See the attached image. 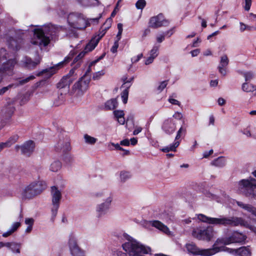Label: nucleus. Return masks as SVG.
I'll use <instances>...</instances> for the list:
<instances>
[{"instance_id": "obj_1", "label": "nucleus", "mask_w": 256, "mask_h": 256, "mask_svg": "<svg viewBox=\"0 0 256 256\" xmlns=\"http://www.w3.org/2000/svg\"><path fill=\"white\" fill-rule=\"evenodd\" d=\"M62 26H57L51 24L34 29L33 36L31 38L30 43L39 46L40 49L46 47L56 36L60 31L64 30Z\"/></svg>"}, {"instance_id": "obj_2", "label": "nucleus", "mask_w": 256, "mask_h": 256, "mask_svg": "<svg viewBox=\"0 0 256 256\" xmlns=\"http://www.w3.org/2000/svg\"><path fill=\"white\" fill-rule=\"evenodd\" d=\"M198 218L204 222L214 224H221L224 226H240L249 228L252 231L256 233V227L250 225L247 221L242 218L238 217H220V218H214L208 217L202 214L198 215Z\"/></svg>"}, {"instance_id": "obj_3", "label": "nucleus", "mask_w": 256, "mask_h": 256, "mask_svg": "<svg viewBox=\"0 0 256 256\" xmlns=\"http://www.w3.org/2000/svg\"><path fill=\"white\" fill-rule=\"evenodd\" d=\"M0 82L6 76H11L14 74V68L16 61L14 58H10L8 54L4 48L0 50Z\"/></svg>"}, {"instance_id": "obj_4", "label": "nucleus", "mask_w": 256, "mask_h": 256, "mask_svg": "<svg viewBox=\"0 0 256 256\" xmlns=\"http://www.w3.org/2000/svg\"><path fill=\"white\" fill-rule=\"evenodd\" d=\"M94 196L104 198V202L96 206V212L97 217L101 218L106 214L110 208L114 199L112 194L106 190H103L94 193Z\"/></svg>"}, {"instance_id": "obj_5", "label": "nucleus", "mask_w": 256, "mask_h": 256, "mask_svg": "<svg viewBox=\"0 0 256 256\" xmlns=\"http://www.w3.org/2000/svg\"><path fill=\"white\" fill-rule=\"evenodd\" d=\"M28 28L24 30L11 29L4 34V38L8 44L14 50L20 48V44L16 39H22L24 37Z\"/></svg>"}, {"instance_id": "obj_6", "label": "nucleus", "mask_w": 256, "mask_h": 256, "mask_svg": "<svg viewBox=\"0 0 256 256\" xmlns=\"http://www.w3.org/2000/svg\"><path fill=\"white\" fill-rule=\"evenodd\" d=\"M238 190L246 196H256L254 188H256V180L250 178L247 180H242L237 184Z\"/></svg>"}, {"instance_id": "obj_7", "label": "nucleus", "mask_w": 256, "mask_h": 256, "mask_svg": "<svg viewBox=\"0 0 256 256\" xmlns=\"http://www.w3.org/2000/svg\"><path fill=\"white\" fill-rule=\"evenodd\" d=\"M187 251L194 255H200L202 256H212L222 250L220 248L215 247L214 244L212 248L208 249H200L193 242L188 243L186 244Z\"/></svg>"}, {"instance_id": "obj_8", "label": "nucleus", "mask_w": 256, "mask_h": 256, "mask_svg": "<svg viewBox=\"0 0 256 256\" xmlns=\"http://www.w3.org/2000/svg\"><path fill=\"white\" fill-rule=\"evenodd\" d=\"M247 238L244 234L238 232H234L230 236L219 238L214 242L215 247H220L219 245H228L232 243H243Z\"/></svg>"}, {"instance_id": "obj_9", "label": "nucleus", "mask_w": 256, "mask_h": 256, "mask_svg": "<svg viewBox=\"0 0 256 256\" xmlns=\"http://www.w3.org/2000/svg\"><path fill=\"white\" fill-rule=\"evenodd\" d=\"M68 22L70 28L76 30L84 29L88 24L83 14L76 12L68 16Z\"/></svg>"}, {"instance_id": "obj_10", "label": "nucleus", "mask_w": 256, "mask_h": 256, "mask_svg": "<svg viewBox=\"0 0 256 256\" xmlns=\"http://www.w3.org/2000/svg\"><path fill=\"white\" fill-rule=\"evenodd\" d=\"M214 232L212 227L208 226L206 228L194 229L192 236L198 240L210 241L214 236Z\"/></svg>"}, {"instance_id": "obj_11", "label": "nucleus", "mask_w": 256, "mask_h": 256, "mask_svg": "<svg viewBox=\"0 0 256 256\" xmlns=\"http://www.w3.org/2000/svg\"><path fill=\"white\" fill-rule=\"evenodd\" d=\"M68 246L72 256H86L84 251L78 246L77 236L74 233L68 236Z\"/></svg>"}, {"instance_id": "obj_12", "label": "nucleus", "mask_w": 256, "mask_h": 256, "mask_svg": "<svg viewBox=\"0 0 256 256\" xmlns=\"http://www.w3.org/2000/svg\"><path fill=\"white\" fill-rule=\"evenodd\" d=\"M52 219L54 220L57 214L58 210L60 206V201L62 198V194L56 186L52 187Z\"/></svg>"}, {"instance_id": "obj_13", "label": "nucleus", "mask_w": 256, "mask_h": 256, "mask_svg": "<svg viewBox=\"0 0 256 256\" xmlns=\"http://www.w3.org/2000/svg\"><path fill=\"white\" fill-rule=\"evenodd\" d=\"M168 20L165 19L164 16L160 14L150 19L148 26L152 28H158L163 26H168Z\"/></svg>"}, {"instance_id": "obj_14", "label": "nucleus", "mask_w": 256, "mask_h": 256, "mask_svg": "<svg viewBox=\"0 0 256 256\" xmlns=\"http://www.w3.org/2000/svg\"><path fill=\"white\" fill-rule=\"evenodd\" d=\"M220 248L222 249L220 251H226L236 256H251L252 255L251 250L249 246H242L238 249L230 248L224 246Z\"/></svg>"}, {"instance_id": "obj_15", "label": "nucleus", "mask_w": 256, "mask_h": 256, "mask_svg": "<svg viewBox=\"0 0 256 256\" xmlns=\"http://www.w3.org/2000/svg\"><path fill=\"white\" fill-rule=\"evenodd\" d=\"M90 80L86 79L84 76L76 83L73 88L76 94L81 96L88 90Z\"/></svg>"}, {"instance_id": "obj_16", "label": "nucleus", "mask_w": 256, "mask_h": 256, "mask_svg": "<svg viewBox=\"0 0 256 256\" xmlns=\"http://www.w3.org/2000/svg\"><path fill=\"white\" fill-rule=\"evenodd\" d=\"M72 56H66V58H65L64 60H63L62 62H59L58 64L54 66L42 70V72H38L37 74V76H40L41 75H42L43 74H46L48 78L51 76L56 72V70L60 68L64 64L68 62L72 58Z\"/></svg>"}, {"instance_id": "obj_17", "label": "nucleus", "mask_w": 256, "mask_h": 256, "mask_svg": "<svg viewBox=\"0 0 256 256\" xmlns=\"http://www.w3.org/2000/svg\"><path fill=\"white\" fill-rule=\"evenodd\" d=\"M162 128L168 134H173L176 129L174 120L172 118L165 120L162 123Z\"/></svg>"}, {"instance_id": "obj_18", "label": "nucleus", "mask_w": 256, "mask_h": 256, "mask_svg": "<svg viewBox=\"0 0 256 256\" xmlns=\"http://www.w3.org/2000/svg\"><path fill=\"white\" fill-rule=\"evenodd\" d=\"M20 148L22 153L26 156H30L34 151V144L32 140H28L22 146L16 145L15 146L16 150H18Z\"/></svg>"}, {"instance_id": "obj_19", "label": "nucleus", "mask_w": 256, "mask_h": 256, "mask_svg": "<svg viewBox=\"0 0 256 256\" xmlns=\"http://www.w3.org/2000/svg\"><path fill=\"white\" fill-rule=\"evenodd\" d=\"M229 60L226 55L224 54L220 57L219 65L218 67L219 72L222 76H226L227 74L228 66Z\"/></svg>"}, {"instance_id": "obj_20", "label": "nucleus", "mask_w": 256, "mask_h": 256, "mask_svg": "<svg viewBox=\"0 0 256 256\" xmlns=\"http://www.w3.org/2000/svg\"><path fill=\"white\" fill-rule=\"evenodd\" d=\"M35 194L30 184L24 187L20 192V198L22 200H30L35 197Z\"/></svg>"}, {"instance_id": "obj_21", "label": "nucleus", "mask_w": 256, "mask_h": 256, "mask_svg": "<svg viewBox=\"0 0 256 256\" xmlns=\"http://www.w3.org/2000/svg\"><path fill=\"white\" fill-rule=\"evenodd\" d=\"M29 184L36 196L40 194L46 188V184L42 180L35 181Z\"/></svg>"}, {"instance_id": "obj_22", "label": "nucleus", "mask_w": 256, "mask_h": 256, "mask_svg": "<svg viewBox=\"0 0 256 256\" xmlns=\"http://www.w3.org/2000/svg\"><path fill=\"white\" fill-rule=\"evenodd\" d=\"M40 58H38L35 61H32L31 58L24 57L22 60V64L23 66L28 68L33 69L40 63Z\"/></svg>"}, {"instance_id": "obj_23", "label": "nucleus", "mask_w": 256, "mask_h": 256, "mask_svg": "<svg viewBox=\"0 0 256 256\" xmlns=\"http://www.w3.org/2000/svg\"><path fill=\"white\" fill-rule=\"evenodd\" d=\"M22 244L14 242H6V246L8 248L13 254H20L22 248Z\"/></svg>"}, {"instance_id": "obj_24", "label": "nucleus", "mask_w": 256, "mask_h": 256, "mask_svg": "<svg viewBox=\"0 0 256 256\" xmlns=\"http://www.w3.org/2000/svg\"><path fill=\"white\" fill-rule=\"evenodd\" d=\"M58 150H62L63 152H68L70 150V144L68 140H60L56 146Z\"/></svg>"}, {"instance_id": "obj_25", "label": "nucleus", "mask_w": 256, "mask_h": 256, "mask_svg": "<svg viewBox=\"0 0 256 256\" xmlns=\"http://www.w3.org/2000/svg\"><path fill=\"white\" fill-rule=\"evenodd\" d=\"M152 226L155 227L160 230L166 234H170V232L169 228L162 222L158 220H153L150 222Z\"/></svg>"}, {"instance_id": "obj_26", "label": "nucleus", "mask_w": 256, "mask_h": 256, "mask_svg": "<svg viewBox=\"0 0 256 256\" xmlns=\"http://www.w3.org/2000/svg\"><path fill=\"white\" fill-rule=\"evenodd\" d=\"M14 111V108L12 104H9L4 106L2 110V114L6 119L10 118Z\"/></svg>"}, {"instance_id": "obj_27", "label": "nucleus", "mask_w": 256, "mask_h": 256, "mask_svg": "<svg viewBox=\"0 0 256 256\" xmlns=\"http://www.w3.org/2000/svg\"><path fill=\"white\" fill-rule=\"evenodd\" d=\"M124 83L122 85V87H124V85H126V88H125L122 92V98L123 102L124 104H126L128 102V88L130 86V82L132 80V78H131L130 80H126V79H123Z\"/></svg>"}, {"instance_id": "obj_28", "label": "nucleus", "mask_w": 256, "mask_h": 256, "mask_svg": "<svg viewBox=\"0 0 256 256\" xmlns=\"http://www.w3.org/2000/svg\"><path fill=\"white\" fill-rule=\"evenodd\" d=\"M236 202L240 208L252 213V214L256 217V208L251 204H244L239 201H236Z\"/></svg>"}, {"instance_id": "obj_29", "label": "nucleus", "mask_w": 256, "mask_h": 256, "mask_svg": "<svg viewBox=\"0 0 256 256\" xmlns=\"http://www.w3.org/2000/svg\"><path fill=\"white\" fill-rule=\"evenodd\" d=\"M112 21V20L111 18H108L106 22L104 24L106 26L104 28V29H102V31L100 32V34L98 36H95L94 38L96 40H98V42L100 38L105 34L106 30L110 26Z\"/></svg>"}, {"instance_id": "obj_30", "label": "nucleus", "mask_w": 256, "mask_h": 256, "mask_svg": "<svg viewBox=\"0 0 256 256\" xmlns=\"http://www.w3.org/2000/svg\"><path fill=\"white\" fill-rule=\"evenodd\" d=\"M118 104L116 99L112 98L106 102L104 108L106 110H113L117 107Z\"/></svg>"}, {"instance_id": "obj_31", "label": "nucleus", "mask_w": 256, "mask_h": 256, "mask_svg": "<svg viewBox=\"0 0 256 256\" xmlns=\"http://www.w3.org/2000/svg\"><path fill=\"white\" fill-rule=\"evenodd\" d=\"M72 82V80L70 76H64L58 84V88H62L66 86H69Z\"/></svg>"}, {"instance_id": "obj_32", "label": "nucleus", "mask_w": 256, "mask_h": 256, "mask_svg": "<svg viewBox=\"0 0 256 256\" xmlns=\"http://www.w3.org/2000/svg\"><path fill=\"white\" fill-rule=\"evenodd\" d=\"M20 226V222H15L13 223L10 228L8 231L2 234V236L4 238H6L10 236L12 233H14L18 230Z\"/></svg>"}, {"instance_id": "obj_33", "label": "nucleus", "mask_w": 256, "mask_h": 256, "mask_svg": "<svg viewBox=\"0 0 256 256\" xmlns=\"http://www.w3.org/2000/svg\"><path fill=\"white\" fill-rule=\"evenodd\" d=\"M114 114L117 120L120 124H124L125 122L124 112L123 110H117L114 112Z\"/></svg>"}, {"instance_id": "obj_34", "label": "nucleus", "mask_w": 256, "mask_h": 256, "mask_svg": "<svg viewBox=\"0 0 256 256\" xmlns=\"http://www.w3.org/2000/svg\"><path fill=\"white\" fill-rule=\"evenodd\" d=\"M211 164L218 168H222L226 164V160L223 157H218L212 160Z\"/></svg>"}, {"instance_id": "obj_35", "label": "nucleus", "mask_w": 256, "mask_h": 256, "mask_svg": "<svg viewBox=\"0 0 256 256\" xmlns=\"http://www.w3.org/2000/svg\"><path fill=\"white\" fill-rule=\"evenodd\" d=\"M179 141H174V142L168 146H165L161 149L162 151L164 152H168L170 151L176 152V148L180 145Z\"/></svg>"}, {"instance_id": "obj_36", "label": "nucleus", "mask_w": 256, "mask_h": 256, "mask_svg": "<svg viewBox=\"0 0 256 256\" xmlns=\"http://www.w3.org/2000/svg\"><path fill=\"white\" fill-rule=\"evenodd\" d=\"M98 42H99L98 40H96L94 38L86 46L84 49V52L86 53L92 50L97 46Z\"/></svg>"}, {"instance_id": "obj_37", "label": "nucleus", "mask_w": 256, "mask_h": 256, "mask_svg": "<svg viewBox=\"0 0 256 256\" xmlns=\"http://www.w3.org/2000/svg\"><path fill=\"white\" fill-rule=\"evenodd\" d=\"M84 138L86 144L91 145L94 144L98 140L97 138L92 137L88 134H85L84 136Z\"/></svg>"}, {"instance_id": "obj_38", "label": "nucleus", "mask_w": 256, "mask_h": 256, "mask_svg": "<svg viewBox=\"0 0 256 256\" xmlns=\"http://www.w3.org/2000/svg\"><path fill=\"white\" fill-rule=\"evenodd\" d=\"M18 135H14L10 136L6 142L4 143L6 148H8L14 144L18 140Z\"/></svg>"}, {"instance_id": "obj_39", "label": "nucleus", "mask_w": 256, "mask_h": 256, "mask_svg": "<svg viewBox=\"0 0 256 256\" xmlns=\"http://www.w3.org/2000/svg\"><path fill=\"white\" fill-rule=\"evenodd\" d=\"M62 167V164L58 160L54 162L50 166V170L52 172H56L59 170Z\"/></svg>"}, {"instance_id": "obj_40", "label": "nucleus", "mask_w": 256, "mask_h": 256, "mask_svg": "<svg viewBox=\"0 0 256 256\" xmlns=\"http://www.w3.org/2000/svg\"><path fill=\"white\" fill-rule=\"evenodd\" d=\"M64 102V96L62 94L58 96L56 98L54 101L53 104L55 106H58L63 104Z\"/></svg>"}, {"instance_id": "obj_41", "label": "nucleus", "mask_w": 256, "mask_h": 256, "mask_svg": "<svg viewBox=\"0 0 256 256\" xmlns=\"http://www.w3.org/2000/svg\"><path fill=\"white\" fill-rule=\"evenodd\" d=\"M159 46L154 45L152 50L149 52L148 55L156 58L158 55Z\"/></svg>"}, {"instance_id": "obj_42", "label": "nucleus", "mask_w": 256, "mask_h": 256, "mask_svg": "<svg viewBox=\"0 0 256 256\" xmlns=\"http://www.w3.org/2000/svg\"><path fill=\"white\" fill-rule=\"evenodd\" d=\"M120 182H124L130 178V175L128 172H121L120 174Z\"/></svg>"}, {"instance_id": "obj_43", "label": "nucleus", "mask_w": 256, "mask_h": 256, "mask_svg": "<svg viewBox=\"0 0 256 256\" xmlns=\"http://www.w3.org/2000/svg\"><path fill=\"white\" fill-rule=\"evenodd\" d=\"M254 29H255V28L252 26L246 25L242 22L240 23V30L242 32H244V30L250 31Z\"/></svg>"}, {"instance_id": "obj_44", "label": "nucleus", "mask_w": 256, "mask_h": 256, "mask_svg": "<svg viewBox=\"0 0 256 256\" xmlns=\"http://www.w3.org/2000/svg\"><path fill=\"white\" fill-rule=\"evenodd\" d=\"M242 74L244 77L246 82L251 80L254 76V74L252 72H244Z\"/></svg>"}, {"instance_id": "obj_45", "label": "nucleus", "mask_w": 256, "mask_h": 256, "mask_svg": "<svg viewBox=\"0 0 256 256\" xmlns=\"http://www.w3.org/2000/svg\"><path fill=\"white\" fill-rule=\"evenodd\" d=\"M186 128L182 126L177 132L175 138V141H178V140L180 138L182 134L184 135L186 134Z\"/></svg>"}, {"instance_id": "obj_46", "label": "nucleus", "mask_w": 256, "mask_h": 256, "mask_svg": "<svg viewBox=\"0 0 256 256\" xmlns=\"http://www.w3.org/2000/svg\"><path fill=\"white\" fill-rule=\"evenodd\" d=\"M146 5L145 0H138L136 4V6L138 9L142 10Z\"/></svg>"}, {"instance_id": "obj_47", "label": "nucleus", "mask_w": 256, "mask_h": 256, "mask_svg": "<svg viewBox=\"0 0 256 256\" xmlns=\"http://www.w3.org/2000/svg\"><path fill=\"white\" fill-rule=\"evenodd\" d=\"M17 86L18 85H16V86ZM14 86H15V85L14 84H10L6 86H4V87H3L2 88H0V96L3 95L7 91H8L10 89Z\"/></svg>"}, {"instance_id": "obj_48", "label": "nucleus", "mask_w": 256, "mask_h": 256, "mask_svg": "<svg viewBox=\"0 0 256 256\" xmlns=\"http://www.w3.org/2000/svg\"><path fill=\"white\" fill-rule=\"evenodd\" d=\"M34 78L35 77L34 76H30L24 79L19 80L18 84L22 85L25 84L28 82L29 81L34 80Z\"/></svg>"}, {"instance_id": "obj_49", "label": "nucleus", "mask_w": 256, "mask_h": 256, "mask_svg": "<svg viewBox=\"0 0 256 256\" xmlns=\"http://www.w3.org/2000/svg\"><path fill=\"white\" fill-rule=\"evenodd\" d=\"M104 74V70L99 71L96 72L93 74L94 80H98Z\"/></svg>"}, {"instance_id": "obj_50", "label": "nucleus", "mask_w": 256, "mask_h": 256, "mask_svg": "<svg viewBox=\"0 0 256 256\" xmlns=\"http://www.w3.org/2000/svg\"><path fill=\"white\" fill-rule=\"evenodd\" d=\"M166 34L163 32L156 36V40L158 43L162 42L165 39Z\"/></svg>"}, {"instance_id": "obj_51", "label": "nucleus", "mask_w": 256, "mask_h": 256, "mask_svg": "<svg viewBox=\"0 0 256 256\" xmlns=\"http://www.w3.org/2000/svg\"><path fill=\"white\" fill-rule=\"evenodd\" d=\"M143 54L142 53L138 54L136 56H134L132 58L131 61L132 63L137 62L140 60L142 58Z\"/></svg>"}, {"instance_id": "obj_52", "label": "nucleus", "mask_w": 256, "mask_h": 256, "mask_svg": "<svg viewBox=\"0 0 256 256\" xmlns=\"http://www.w3.org/2000/svg\"><path fill=\"white\" fill-rule=\"evenodd\" d=\"M168 82L167 81H163L161 82L158 88V90L161 92L167 86Z\"/></svg>"}, {"instance_id": "obj_53", "label": "nucleus", "mask_w": 256, "mask_h": 256, "mask_svg": "<svg viewBox=\"0 0 256 256\" xmlns=\"http://www.w3.org/2000/svg\"><path fill=\"white\" fill-rule=\"evenodd\" d=\"M155 58H154V57L152 58V56L148 55V56L146 59L144 61V64L146 65H148L151 64L152 63Z\"/></svg>"}, {"instance_id": "obj_54", "label": "nucleus", "mask_w": 256, "mask_h": 256, "mask_svg": "<svg viewBox=\"0 0 256 256\" xmlns=\"http://www.w3.org/2000/svg\"><path fill=\"white\" fill-rule=\"evenodd\" d=\"M112 146H113L115 148L116 150H118L120 148V146L118 144H114L113 142H110L108 144V149L110 150H112L113 149L112 148Z\"/></svg>"}, {"instance_id": "obj_55", "label": "nucleus", "mask_w": 256, "mask_h": 256, "mask_svg": "<svg viewBox=\"0 0 256 256\" xmlns=\"http://www.w3.org/2000/svg\"><path fill=\"white\" fill-rule=\"evenodd\" d=\"M245 0V6L244 9L246 11H248L250 9V6L252 4V0Z\"/></svg>"}, {"instance_id": "obj_56", "label": "nucleus", "mask_w": 256, "mask_h": 256, "mask_svg": "<svg viewBox=\"0 0 256 256\" xmlns=\"http://www.w3.org/2000/svg\"><path fill=\"white\" fill-rule=\"evenodd\" d=\"M172 117L177 120H180L182 118L183 116L182 113L179 112H176L174 114Z\"/></svg>"}, {"instance_id": "obj_57", "label": "nucleus", "mask_w": 256, "mask_h": 256, "mask_svg": "<svg viewBox=\"0 0 256 256\" xmlns=\"http://www.w3.org/2000/svg\"><path fill=\"white\" fill-rule=\"evenodd\" d=\"M34 222V220L32 218H26L25 220L26 224L28 226H33Z\"/></svg>"}, {"instance_id": "obj_58", "label": "nucleus", "mask_w": 256, "mask_h": 256, "mask_svg": "<svg viewBox=\"0 0 256 256\" xmlns=\"http://www.w3.org/2000/svg\"><path fill=\"white\" fill-rule=\"evenodd\" d=\"M118 47V42H116L110 49L111 52L113 53H115L116 52Z\"/></svg>"}, {"instance_id": "obj_59", "label": "nucleus", "mask_w": 256, "mask_h": 256, "mask_svg": "<svg viewBox=\"0 0 256 256\" xmlns=\"http://www.w3.org/2000/svg\"><path fill=\"white\" fill-rule=\"evenodd\" d=\"M168 100L170 103H171L172 104L180 106V102L176 99L172 98H169Z\"/></svg>"}, {"instance_id": "obj_60", "label": "nucleus", "mask_w": 256, "mask_h": 256, "mask_svg": "<svg viewBox=\"0 0 256 256\" xmlns=\"http://www.w3.org/2000/svg\"><path fill=\"white\" fill-rule=\"evenodd\" d=\"M142 130V128L140 126H136L133 132L134 135H137Z\"/></svg>"}, {"instance_id": "obj_61", "label": "nucleus", "mask_w": 256, "mask_h": 256, "mask_svg": "<svg viewBox=\"0 0 256 256\" xmlns=\"http://www.w3.org/2000/svg\"><path fill=\"white\" fill-rule=\"evenodd\" d=\"M120 144L124 146H128L130 145V141L128 139H125L120 142Z\"/></svg>"}, {"instance_id": "obj_62", "label": "nucleus", "mask_w": 256, "mask_h": 256, "mask_svg": "<svg viewBox=\"0 0 256 256\" xmlns=\"http://www.w3.org/2000/svg\"><path fill=\"white\" fill-rule=\"evenodd\" d=\"M212 153H213V150H210L208 152H204L203 156H204V158H207L208 156H209Z\"/></svg>"}, {"instance_id": "obj_63", "label": "nucleus", "mask_w": 256, "mask_h": 256, "mask_svg": "<svg viewBox=\"0 0 256 256\" xmlns=\"http://www.w3.org/2000/svg\"><path fill=\"white\" fill-rule=\"evenodd\" d=\"M218 102L220 106H222L226 104V100L223 98H220L218 100Z\"/></svg>"}, {"instance_id": "obj_64", "label": "nucleus", "mask_w": 256, "mask_h": 256, "mask_svg": "<svg viewBox=\"0 0 256 256\" xmlns=\"http://www.w3.org/2000/svg\"><path fill=\"white\" fill-rule=\"evenodd\" d=\"M200 52V50L196 49L194 50L191 51L190 53L192 54V56H196L199 54Z\"/></svg>"}]
</instances>
